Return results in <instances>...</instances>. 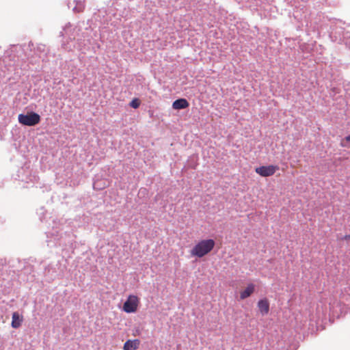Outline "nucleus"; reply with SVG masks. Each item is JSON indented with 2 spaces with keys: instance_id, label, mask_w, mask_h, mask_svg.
Segmentation results:
<instances>
[{
  "instance_id": "nucleus-12",
  "label": "nucleus",
  "mask_w": 350,
  "mask_h": 350,
  "mask_svg": "<svg viewBox=\"0 0 350 350\" xmlns=\"http://www.w3.org/2000/svg\"><path fill=\"white\" fill-rule=\"evenodd\" d=\"M350 142V134L347 136H346L344 139L341 142V146L342 147H349L350 148V146L347 145L346 143Z\"/></svg>"
},
{
  "instance_id": "nucleus-1",
  "label": "nucleus",
  "mask_w": 350,
  "mask_h": 350,
  "mask_svg": "<svg viewBox=\"0 0 350 350\" xmlns=\"http://www.w3.org/2000/svg\"><path fill=\"white\" fill-rule=\"evenodd\" d=\"M215 245V243L213 239L201 240L191 249V255L198 258L204 257L212 251Z\"/></svg>"
},
{
  "instance_id": "nucleus-13",
  "label": "nucleus",
  "mask_w": 350,
  "mask_h": 350,
  "mask_svg": "<svg viewBox=\"0 0 350 350\" xmlns=\"http://www.w3.org/2000/svg\"><path fill=\"white\" fill-rule=\"evenodd\" d=\"M349 238H350V234L345 236V239H346V240L349 239Z\"/></svg>"
},
{
  "instance_id": "nucleus-6",
  "label": "nucleus",
  "mask_w": 350,
  "mask_h": 350,
  "mask_svg": "<svg viewBox=\"0 0 350 350\" xmlns=\"http://www.w3.org/2000/svg\"><path fill=\"white\" fill-rule=\"evenodd\" d=\"M255 290V285L250 283L248 284L246 288L240 292V299L243 300L247 297H249Z\"/></svg>"
},
{
  "instance_id": "nucleus-4",
  "label": "nucleus",
  "mask_w": 350,
  "mask_h": 350,
  "mask_svg": "<svg viewBox=\"0 0 350 350\" xmlns=\"http://www.w3.org/2000/svg\"><path fill=\"white\" fill-rule=\"evenodd\" d=\"M278 170V165H269L258 167L255 169V172L262 177H267L273 175Z\"/></svg>"
},
{
  "instance_id": "nucleus-11",
  "label": "nucleus",
  "mask_w": 350,
  "mask_h": 350,
  "mask_svg": "<svg viewBox=\"0 0 350 350\" xmlns=\"http://www.w3.org/2000/svg\"><path fill=\"white\" fill-rule=\"evenodd\" d=\"M140 105V100L138 98H133L130 103V106L134 109H137Z\"/></svg>"
},
{
  "instance_id": "nucleus-9",
  "label": "nucleus",
  "mask_w": 350,
  "mask_h": 350,
  "mask_svg": "<svg viewBox=\"0 0 350 350\" xmlns=\"http://www.w3.org/2000/svg\"><path fill=\"white\" fill-rule=\"evenodd\" d=\"M23 320L22 315H20L17 312H14L12 317V327L15 329L21 327Z\"/></svg>"
},
{
  "instance_id": "nucleus-3",
  "label": "nucleus",
  "mask_w": 350,
  "mask_h": 350,
  "mask_svg": "<svg viewBox=\"0 0 350 350\" xmlns=\"http://www.w3.org/2000/svg\"><path fill=\"white\" fill-rule=\"evenodd\" d=\"M139 304V299L136 295H130L123 305V310L126 313L135 312Z\"/></svg>"
},
{
  "instance_id": "nucleus-8",
  "label": "nucleus",
  "mask_w": 350,
  "mask_h": 350,
  "mask_svg": "<svg viewBox=\"0 0 350 350\" xmlns=\"http://www.w3.org/2000/svg\"><path fill=\"white\" fill-rule=\"evenodd\" d=\"M140 341L138 339L128 340L124 345V350H136L138 349Z\"/></svg>"
},
{
  "instance_id": "nucleus-10",
  "label": "nucleus",
  "mask_w": 350,
  "mask_h": 350,
  "mask_svg": "<svg viewBox=\"0 0 350 350\" xmlns=\"http://www.w3.org/2000/svg\"><path fill=\"white\" fill-rule=\"evenodd\" d=\"M189 105L188 101L185 98H179L174 101L172 107L174 109H183L188 107Z\"/></svg>"
},
{
  "instance_id": "nucleus-5",
  "label": "nucleus",
  "mask_w": 350,
  "mask_h": 350,
  "mask_svg": "<svg viewBox=\"0 0 350 350\" xmlns=\"http://www.w3.org/2000/svg\"><path fill=\"white\" fill-rule=\"evenodd\" d=\"M258 308L262 315H266L269 311V302L267 299H262L258 301Z\"/></svg>"
},
{
  "instance_id": "nucleus-2",
  "label": "nucleus",
  "mask_w": 350,
  "mask_h": 350,
  "mask_svg": "<svg viewBox=\"0 0 350 350\" xmlns=\"http://www.w3.org/2000/svg\"><path fill=\"white\" fill-rule=\"evenodd\" d=\"M18 120L20 124L25 126H35L40 121V116L35 112H29L27 114H19Z\"/></svg>"
},
{
  "instance_id": "nucleus-7",
  "label": "nucleus",
  "mask_w": 350,
  "mask_h": 350,
  "mask_svg": "<svg viewBox=\"0 0 350 350\" xmlns=\"http://www.w3.org/2000/svg\"><path fill=\"white\" fill-rule=\"evenodd\" d=\"M72 6V10L75 12H82L85 9V0H74L72 3H70Z\"/></svg>"
}]
</instances>
